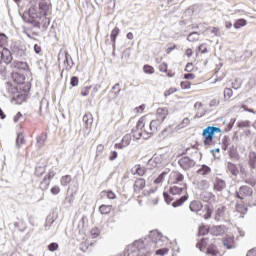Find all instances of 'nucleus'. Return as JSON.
I'll return each instance as SVG.
<instances>
[{
  "label": "nucleus",
  "mask_w": 256,
  "mask_h": 256,
  "mask_svg": "<svg viewBox=\"0 0 256 256\" xmlns=\"http://www.w3.org/2000/svg\"><path fill=\"white\" fill-rule=\"evenodd\" d=\"M155 247H163V234L157 230L150 232L149 239L136 240L124 250V256H150Z\"/></svg>",
  "instance_id": "f257e3e1"
},
{
  "label": "nucleus",
  "mask_w": 256,
  "mask_h": 256,
  "mask_svg": "<svg viewBox=\"0 0 256 256\" xmlns=\"http://www.w3.org/2000/svg\"><path fill=\"white\" fill-rule=\"evenodd\" d=\"M47 11H49V5L47 2H40L38 5H32L28 11L24 12L22 19L25 23L34 26L36 29H41V25L47 28L49 27V18H47Z\"/></svg>",
  "instance_id": "f03ea898"
},
{
  "label": "nucleus",
  "mask_w": 256,
  "mask_h": 256,
  "mask_svg": "<svg viewBox=\"0 0 256 256\" xmlns=\"http://www.w3.org/2000/svg\"><path fill=\"white\" fill-rule=\"evenodd\" d=\"M215 133H221V128L217 126H207L202 131V137L204 138L205 147L211 146L213 143V137H215Z\"/></svg>",
  "instance_id": "7ed1b4c3"
},
{
  "label": "nucleus",
  "mask_w": 256,
  "mask_h": 256,
  "mask_svg": "<svg viewBox=\"0 0 256 256\" xmlns=\"http://www.w3.org/2000/svg\"><path fill=\"white\" fill-rule=\"evenodd\" d=\"M141 129H145V119L143 118L139 119L135 128H133L131 131V134L134 137V139H141V137H143L144 139H149V135H146L145 132L142 133Z\"/></svg>",
  "instance_id": "20e7f679"
},
{
  "label": "nucleus",
  "mask_w": 256,
  "mask_h": 256,
  "mask_svg": "<svg viewBox=\"0 0 256 256\" xmlns=\"http://www.w3.org/2000/svg\"><path fill=\"white\" fill-rule=\"evenodd\" d=\"M235 197H237V199H240V201H245V199L253 197V188L247 185H243L235 191Z\"/></svg>",
  "instance_id": "39448f33"
},
{
  "label": "nucleus",
  "mask_w": 256,
  "mask_h": 256,
  "mask_svg": "<svg viewBox=\"0 0 256 256\" xmlns=\"http://www.w3.org/2000/svg\"><path fill=\"white\" fill-rule=\"evenodd\" d=\"M178 165L183 171H189L197 165V162L189 156H183L178 160Z\"/></svg>",
  "instance_id": "423d86ee"
},
{
  "label": "nucleus",
  "mask_w": 256,
  "mask_h": 256,
  "mask_svg": "<svg viewBox=\"0 0 256 256\" xmlns=\"http://www.w3.org/2000/svg\"><path fill=\"white\" fill-rule=\"evenodd\" d=\"M162 123H163V121H161L157 118L155 120H152L149 123L148 129H144L145 135H148V137H150L151 135L157 133L159 131V129H161Z\"/></svg>",
  "instance_id": "0eeeda50"
},
{
  "label": "nucleus",
  "mask_w": 256,
  "mask_h": 256,
  "mask_svg": "<svg viewBox=\"0 0 256 256\" xmlns=\"http://www.w3.org/2000/svg\"><path fill=\"white\" fill-rule=\"evenodd\" d=\"M2 61L6 65H9V63L13 61V55L11 54V51L7 48H3L2 50H0V64Z\"/></svg>",
  "instance_id": "6e6552de"
},
{
  "label": "nucleus",
  "mask_w": 256,
  "mask_h": 256,
  "mask_svg": "<svg viewBox=\"0 0 256 256\" xmlns=\"http://www.w3.org/2000/svg\"><path fill=\"white\" fill-rule=\"evenodd\" d=\"M227 232V227L225 225H217L212 226L210 228L211 235H214L215 237H221L222 235H225Z\"/></svg>",
  "instance_id": "1a4fd4ad"
},
{
  "label": "nucleus",
  "mask_w": 256,
  "mask_h": 256,
  "mask_svg": "<svg viewBox=\"0 0 256 256\" xmlns=\"http://www.w3.org/2000/svg\"><path fill=\"white\" fill-rule=\"evenodd\" d=\"M171 195H183V193H187V185L180 184V186H177V184H174V186H171L169 189Z\"/></svg>",
  "instance_id": "9d476101"
},
{
  "label": "nucleus",
  "mask_w": 256,
  "mask_h": 256,
  "mask_svg": "<svg viewBox=\"0 0 256 256\" xmlns=\"http://www.w3.org/2000/svg\"><path fill=\"white\" fill-rule=\"evenodd\" d=\"M11 67L12 69H17L18 71H29V65L27 62L23 61H13Z\"/></svg>",
  "instance_id": "9b49d317"
},
{
  "label": "nucleus",
  "mask_w": 256,
  "mask_h": 256,
  "mask_svg": "<svg viewBox=\"0 0 256 256\" xmlns=\"http://www.w3.org/2000/svg\"><path fill=\"white\" fill-rule=\"evenodd\" d=\"M197 175H200L201 177H204L205 179L211 175L212 170L211 167L203 164L200 166V168L196 171Z\"/></svg>",
  "instance_id": "f8f14e48"
},
{
  "label": "nucleus",
  "mask_w": 256,
  "mask_h": 256,
  "mask_svg": "<svg viewBox=\"0 0 256 256\" xmlns=\"http://www.w3.org/2000/svg\"><path fill=\"white\" fill-rule=\"evenodd\" d=\"M201 199L204 203H215L217 197L211 192H203L201 194Z\"/></svg>",
  "instance_id": "ddd939ff"
},
{
  "label": "nucleus",
  "mask_w": 256,
  "mask_h": 256,
  "mask_svg": "<svg viewBox=\"0 0 256 256\" xmlns=\"http://www.w3.org/2000/svg\"><path fill=\"white\" fill-rule=\"evenodd\" d=\"M11 77L12 81H14V83H17V85H23V83H25V75L19 72H12Z\"/></svg>",
  "instance_id": "4468645a"
},
{
  "label": "nucleus",
  "mask_w": 256,
  "mask_h": 256,
  "mask_svg": "<svg viewBox=\"0 0 256 256\" xmlns=\"http://www.w3.org/2000/svg\"><path fill=\"white\" fill-rule=\"evenodd\" d=\"M227 187V183L225 182V180L221 179V178H216L215 182H214V191H223L225 188Z\"/></svg>",
  "instance_id": "2eb2a0df"
},
{
  "label": "nucleus",
  "mask_w": 256,
  "mask_h": 256,
  "mask_svg": "<svg viewBox=\"0 0 256 256\" xmlns=\"http://www.w3.org/2000/svg\"><path fill=\"white\" fill-rule=\"evenodd\" d=\"M156 115H157V119L159 121H162L163 123V121L167 119V115H169V110L167 108H158Z\"/></svg>",
  "instance_id": "dca6fc26"
},
{
  "label": "nucleus",
  "mask_w": 256,
  "mask_h": 256,
  "mask_svg": "<svg viewBox=\"0 0 256 256\" xmlns=\"http://www.w3.org/2000/svg\"><path fill=\"white\" fill-rule=\"evenodd\" d=\"M171 178L173 179V185H179V183H183L185 176L180 172H172Z\"/></svg>",
  "instance_id": "f3484780"
},
{
  "label": "nucleus",
  "mask_w": 256,
  "mask_h": 256,
  "mask_svg": "<svg viewBox=\"0 0 256 256\" xmlns=\"http://www.w3.org/2000/svg\"><path fill=\"white\" fill-rule=\"evenodd\" d=\"M225 211H227V208L225 206L218 207L214 216L215 221H221V219L225 217Z\"/></svg>",
  "instance_id": "a211bd4d"
},
{
  "label": "nucleus",
  "mask_w": 256,
  "mask_h": 256,
  "mask_svg": "<svg viewBox=\"0 0 256 256\" xmlns=\"http://www.w3.org/2000/svg\"><path fill=\"white\" fill-rule=\"evenodd\" d=\"M146 171L145 167H142L141 165H136L131 169L132 175H138L139 177H143Z\"/></svg>",
  "instance_id": "6ab92c4d"
},
{
  "label": "nucleus",
  "mask_w": 256,
  "mask_h": 256,
  "mask_svg": "<svg viewBox=\"0 0 256 256\" xmlns=\"http://www.w3.org/2000/svg\"><path fill=\"white\" fill-rule=\"evenodd\" d=\"M143 189H145V179L139 178L134 183V191L135 193H139Z\"/></svg>",
  "instance_id": "aec40b11"
},
{
  "label": "nucleus",
  "mask_w": 256,
  "mask_h": 256,
  "mask_svg": "<svg viewBox=\"0 0 256 256\" xmlns=\"http://www.w3.org/2000/svg\"><path fill=\"white\" fill-rule=\"evenodd\" d=\"M228 155L230 159H233L234 161H239V152H237V146H231L228 151Z\"/></svg>",
  "instance_id": "412c9836"
},
{
  "label": "nucleus",
  "mask_w": 256,
  "mask_h": 256,
  "mask_svg": "<svg viewBox=\"0 0 256 256\" xmlns=\"http://www.w3.org/2000/svg\"><path fill=\"white\" fill-rule=\"evenodd\" d=\"M227 170L229 171V173H231V175H233L234 177H237L239 175V168H237V165H235L232 162H228L227 163Z\"/></svg>",
  "instance_id": "4be33fe9"
},
{
  "label": "nucleus",
  "mask_w": 256,
  "mask_h": 256,
  "mask_svg": "<svg viewBox=\"0 0 256 256\" xmlns=\"http://www.w3.org/2000/svg\"><path fill=\"white\" fill-rule=\"evenodd\" d=\"M202 208H203V205L199 201H193L190 203V206H189L190 211H192L193 213H197L198 211H201Z\"/></svg>",
  "instance_id": "5701e85b"
},
{
  "label": "nucleus",
  "mask_w": 256,
  "mask_h": 256,
  "mask_svg": "<svg viewBox=\"0 0 256 256\" xmlns=\"http://www.w3.org/2000/svg\"><path fill=\"white\" fill-rule=\"evenodd\" d=\"M83 123L85 124L86 129L93 125V115L91 113H86L83 116Z\"/></svg>",
  "instance_id": "b1692460"
},
{
  "label": "nucleus",
  "mask_w": 256,
  "mask_h": 256,
  "mask_svg": "<svg viewBox=\"0 0 256 256\" xmlns=\"http://www.w3.org/2000/svg\"><path fill=\"white\" fill-rule=\"evenodd\" d=\"M15 229H19L21 233L27 229V226H25V220L23 218H18V222L14 223Z\"/></svg>",
  "instance_id": "393cba45"
},
{
  "label": "nucleus",
  "mask_w": 256,
  "mask_h": 256,
  "mask_svg": "<svg viewBox=\"0 0 256 256\" xmlns=\"http://www.w3.org/2000/svg\"><path fill=\"white\" fill-rule=\"evenodd\" d=\"M49 185H51V180H49V178H46L44 176L43 180L40 182L39 188L42 191H47V189H49Z\"/></svg>",
  "instance_id": "a878e982"
},
{
  "label": "nucleus",
  "mask_w": 256,
  "mask_h": 256,
  "mask_svg": "<svg viewBox=\"0 0 256 256\" xmlns=\"http://www.w3.org/2000/svg\"><path fill=\"white\" fill-rule=\"evenodd\" d=\"M12 53L16 55L17 57H23L25 56V48H21L19 46H14L12 49Z\"/></svg>",
  "instance_id": "bb28decb"
},
{
  "label": "nucleus",
  "mask_w": 256,
  "mask_h": 256,
  "mask_svg": "<svg viewBox=\"0 0 256 256\" xmlns=\"http://www.w3.org/2000/svg\"><path fill=\"white\" fill-rule=\"evenodd\" d=\"M235 243V238L234 237H228L223 240V245L227 249H233V244Z\"/></svg>",
  "instance_id": "cd10ccee"
},
{
  "label": "nucleus",
  "mask_w": 256,
  "mask_h": 256,
  "mask_svg": "<svg viewBox=\"0 0 256 256\" xmlns=\"http://www.w3.org/2000/svg\"><path fill=\"white\" fill-rule=\"evenodd\" d=\"M120 30L118 27H115L110 35L111 42L113 43V47L115 48V42L117 41V37L119 36Z\"/></svg>",
  "instance_id": "c85d7f7f"
},
{
  "label": "nucleus",
  "mask_w": 256,
  "mask_h": 256,
  "mask_svg": "<svg viewBox=\"0 0 256 256\" xmlns=\"http://www.w3.org/2000/svg\"><path fill=\"white\" fill-rule=\"evenodd\" d=\"M64 65H67V67H69V69L73 68V65H75V63L73 62V59L71 58V55H69V52H65V61H64Z\"/></svg>",
  "instance_id": "c756f323"
},
{
  "label": "nucleus",
  "mask_w": 256,
  "mask_h": 256,
  "mask_svg": "<svg viewBox=\"0 0 256 256\" xmlns=\"http://www.w3.org/2000/svg\"><path fill=\"white\" fill-rule=\"evenodd\" d=\"M8 43V38L5 33H0V50L6 49Z\"/></svg>",
  "instance_id": "7c9ffc66"
},
{
  "label": "nucleus",
  "mask_w": 256,
  "mask_h": 256,
  "mask_svg": "<svg viewBox=\"0 0 256 256\" xmlns=\"http://www.w3.org/2000/svg\"><path fill=\"white\" fill-rule=\"evenodd\" d=\"M112 207H113V206H111V205H105V204H103V205H101V206L99 207V211H100V213H101L102 215H109V214L111 213Z\"/></svg>",
  "instance_id": "2f4dec72"
},
{
  "label": "nucleus",
  "mask_w": 256,
  "mask_h": 256,
  "mask_svg": "<svg viewBox=\"0 0 256 256\" xmlns=\"http://www.w3.org/2000/svg\"><path fill=\"white\" fill-rule=\"evenodd\" d=\"M249 166L251 169H256V153L250 152L249 153Z\"/></svg>",
  "instance_id": "473e14b6"
},
{
  "label": "nucleus",
  "mask_w": 256,
  "mask_h": 256,
  "mask_svg": "<svg viewBox=\"0 0 256 256\" xmlns=\"http://www.w3.org/2000/svg\"><path fill=\"white\" fill-rule=\"evenodd\" d=\"M72 180L73 178H71V175H65L60 178V184L62 185V187H67V185H69Z\"/></svg>",
  "instance_id": "72a5a7b5"
},
{
  "label": "nucleus",
  "mask_w": 256,
  "mask_h": 256,
  "mask_svg": "<svg viewBox=\"0 0 256 256\" xmlns=\"http://www.w3.org/2000/svg\"><path fill=\"white\" fill-rule=\"evenodd\" d=\"M189 197L187 195L182 196L180 199H177L172 203V207H181L187 201Z\"/></svg>",
  "instance_id": "f704fd0d"
},
{
  "label": "nucleus",
  "mask_w": 256,
  "mask_h": 256,
  "mask_svg": "<svg viewBox=\"0 0 256 256\" xmlns=\"http://www.w3.org/2000/svg\"><path fill=\"white\" fill-rule=\"evenodd\" d=\"M47 140V134H41L40 136L37 137V147L41 149L43 145H45V141Z\"/></svg>",
  "instance_id": "c9c22d12"
},
{
  "label": "nucleus",
  "mask_w": 256,
  "mask_h": 256,
  "mask_svg": "<svg viewBox=\"0 0 256 256\" xmlns=\"http://www.w3.org/2000/svg\"><path fill=\"white\" fill-rule=\"evenodd\" d=\"M48 109H49V100H47L46 98H42V100L40 101V108H39L40 113L42 111H47Z\"/></svg>",
  "instance_id": "e433bc0d"
},
{
  "label": "nucleus",
  "mask_w": 256,
  "mask_h": 256,
  "mask_svg": "<svg viewBox=\"0 0 256 256\" xmlns=\"http://www.w3.org/2000/svg\"><path fill=\"white\" fill-rule=\"evenodd\" d=\"M200 35L198 32H192L188 37L187 41H190V43H195L196 41H199Z\"/></svg>",
  "instance_id": "4c0bfd02"
},
{
  "label": "nucleus",
  "mask_w": 256,
  "mask_h": 256,
  "mask_svg": "<svg viewBox=\"0 0 256 256\" xmlns=\"http://www.w3.org/2000/svg\"><path fill=\"white\" fill-rule=\"evenodd\" d=\"M169 175V171H163L155 180L154 183L159 184L162 181H165V178Z\"/></svg>",
  "instance_id": "58836bf2"
},
{
  "label": "nucleus",
  "mask_w": 256,
  "mask_h": 256,
  "mask_svg": "<svg viewBox=\"0 0 256 256\" xmlns=\"http://www.w3.org/2000/svg\"><path fill=\"white\" fill-rule=\"evenodd\" d=\"M245 25H247V20H245V19H238L234 23V29H241V27H245Z\"/></svg>",
  "instance_id": "ea45409f"
},
{
  "label": "nucleus",
  "mask_w": 256,
  "mask_h": 256,
  "mask_svg": "<svg viewBox=\"0 0 256 256\" xmlns=\"http://www.w3.org/2000/svg\"><path fill=\"white\" fill-rule=\"evenodd\" d=\"M20 145H25V138L23 137V133H18L16 138V147H19Z\"/></svg>",
  "instance_id": "a19ab883"
},
{
  "label": "nucleus",
  "mask_w": 256,
  "mask_h": 256,
  "mask_svg": "<svg viewBox=\"0 0 256 256\" xmlns=\"http://www.w3.org/2000/svg\"><path fill=\"white\" fill-rule=\"evenodd\" d=\"M222 145H223V150L227 151V149L229 148V145H231V142L228 136H224V138L222 139Z\"/></svg>",
  "instance_id": "79ce46f5"
},
{
  "label": "nucleus",
  "mask_w": 256,
  "mask_h": 256,
  "mask_svg": "<svg viewBox=\"0 0 256 256\" xmlns=\"http://www.w3.org/2000/svg\"><path fill=\"white\" fill-rule=\"evenodd\" d=\"M122 143L124 144V146L129 147V145L131 144V134H126L122 138Z\"/></svg>",
  "instance_id": "37998d69"
},
{
  "label": "nucleus",
  "mask_w": 256,
  "mask_h": 256,
  "mask_svg": "<svg viewBox=\"0 0 256 256\" xmlns=\"http://www.w3.org/2000/svg\"><path fill=\"white\" fill-rule=\"evenodd\" d=\"M143 71H144V73H147L148 75H153V73H155V69L150 65H144Z\"/></svg>",
  "instance_id": "c03bdc74"
},
{
  "label": "nucleus",
  "mask_w": 256,
  "mask_h": 256,
  "mask_svg": "<svg viewBox=\"0 0 256 256\" xmlns=\"http://www.w3.org/2000/svg\"><path fill=\"white\" fill-rule=\"evenodd\" d=\"M231 97H233V90L231 88H225L224 89V98L231 99Z\"/></svg>",
  "instance_id": "a18cd8bd"
},
{
  "label": "nucleus",
  "mask_w": 256,
  "mask_h": 256,
  "mask_svg": "<svg viewBox=\"0 0 256 256\" xmlns=\"http://www.w3.org/2000/svg\"><path fill=\"white\" fill-rule=\"evenodd\" d=\"M19 121H25V116H23V114L21 112H18L14 116V123H19Z\"/></svg>",
  "instance_id": "49530a36"
},
{
  "label": "nucleus",
  "mask_w": 256,
  "mask_h": 256,
  "mask_svg": "<svg viewBox=\"0 0 256 256\" xmlns=\"http://www.w3.org/2000/svg\"><path fill=\"white\" fill-rule=\"evenodd\" d=\"M7 77V68L5 66L0 65V79H5Z\"/></svg>",
  "instance_id": "de8ad7c7"
},
{
  "label": "nucleus",
  "mask_w": 256,
  "mask_h": 256,
  "mask_svg": "<svg viewBox=\"0 0 256 256\" xmlns=\"http://www.w3.org/2000/svg\"><path fill=\"white\" fill-rule=\"evenodd\" d=\"M59 249V244L57 242H52L48 245V251H57Z\"/></svg>",
  "instance_id": "09e8293b"
},
{
  "label": "nucleus",
  "mask_w": 256,
  "mask_h": 256,
  "mask_svg": "<svg viewBox=\"0 0 256 256\" xmlns=\"http://www.w3.org/2000/svg\"><path fill=\"white\" fill-rule=\"evenodd\" d=\"M50 192L52 195H59L61 193V188L55 185L50 189Z\"/></svg>",
  "instance_id": "8fccbe9b"
},
{
  "label": "nucleus",
  "mask_w": 256,
  "mask_h": 256,
  "mask_svg": "<svg viewBox=\"0 0 256 256\" xmlns=\"http://www.w3.org/2000/svg\"><path fill=\"white\" fill-rule=\"evenodd\" d=\"M89 91H91V86H86L82 88L81 90L82 97H87V95H89Z\"/></svg>",
  "instance_id": "3c124183"
},
{
  "label": "nucleus",
  "mask_w": 256,
  "mask_h": 256,
  "mask_svg": "<svg viewBox=\"0 0 256 256\" xmlns=\"http://www.w3.org/2000/svg\"><path fill=\"white\" fill-rule=\"evenodd\" d=\"M70 85H72V87H77V85H79V78L77 76H73L70 80Z\"/></svg>",
  "instance_id": "603ef678"
},
{
  "label": "nucleus",
  "mask_w": 256,
  "mask_h": 256,
  "mask_svg": "<svg viewBox=\"0 0 256 256\" xmlns=\"http://www.w3.org/2000/svg\"><path fill=\"white\" fill-rule=\"evenodd\" d=\"M198 51H200V53H209V50L207 49V44H201L198 47Z\"/></svg>",
  "instance_id": "864d4df0"
},
{
  "label": "nucleus",
  "mask_w": 256,
  "mask_h": 256,
  "mask_svg": "<svg viewBox=\"0 0 256 256\" xmlns=\"http://www.w3.org/2000/svg\"><path fill=\"white\" fill-rule=\"evenodd\" d=\"M168 251L169 250L167 248H162V249L156 250V254L160 256H164V255H167Z\"/></svg>",
  "instance_id": "5fc2aeb1"
},
{
  "label": "nucleus",
  "mask_w": 256,
  "mask_h": 256,
  "mask_svg": "<svg viewBox=\"0 0 256 256\" xmlns=\"http://www.w3.org/2000/svg\"><path fill=\"white\" fill-rule=\"evenodd\" d=\"M245 183H247V185H251V187H255L256 185V179L254 178H248L245 180Z\"/></svg>",
  "instance_id": "6e6d98bb"
},
{
  "label": "nucleus",
  "mask_w": 256,
  "mask_h": 256,
  "mask_svg": "<svg viewBox=\"0 0 256 256\" xmlns=\"http://www.w3.org/2000/svg\"><path fill=\"white\" fill-rule=\"evenodd\" d=\"M117 157H118L117 151H111L110 155H109V161H115V159H117Z\"/></svg>",
  "instance_id": "4d7b16f0"
},
{
  "label": "nucleus",
  "mask_w": 256,
  "mask_h": 256,
  "mask_svg": "<svg viewBox=\"0 0 256 256\" xmlns=\"http://www.w3.org/2000/svg\"><path fill=\"white\" fill-rule=\"evenodd\" d=\"M163 197H164V199H165V201H166V203L169 205V203H171V201H173V198H171V196L169 195V193H167V192H164L163 193Z\"/></svg>",
  "instance_id": "13d9d810"
},
{
  "label": "nucleus",
  "mask_w": 256,
  "mask_h": 256,
  "mask_svg": "<svg viewBox=\"0 0 256 256\" xmlns=\"http://www.w3.org/2000/svg\"><path fill=\"white\" fill-rule=\"evenodd\" d=\"M180 85H181L182 89H191V82H189V81L181 82Z\"/></svg>",
  "instance_id": "bf43d9fd"
},
{
  "label": "nucleus",
  "mask_w": 256,
  "mask_h": 256,
  "mask_svg": "<svg viewBox=\"0 0 256 256\" xmlns=\"http://www.w3.org/2000/svg\"><path fill=\"white\" fill-rule=\"evenodd\" d=\"M200 187H202V189H209V182L207 180H202L200 182Z\"/></svg>",
  "instance_id": "052dcab7"
},
{
  "label": "nucleus",
  "mask_w": 256,
  "mask_h": 256,
  "mask_svg": "<svg viewBox=\"0 0 256 256\" xmlns=\"http://www.w3.org/2000/svg\"><path fill=\"white\" fill-rule=\"evenodd\" d=\"M185 71L187 73H191V71H193V63H187V65L185 67Z\"/></svg>",
  "instance_id": "680f3d73"
},
{
  "label": "nucleus",
  "mask_w": 256,
  "mask_h": 256,
  "mask_svg": "<svg viewBox=\"0 0 256 256\" xmlns=\"http://www.w3.org/2000/svg\"><path fill=\"white\" fill-rule=\"evenodd\" d=\"M209 233V230H207L205 227H200L199 228V235H207Z\"/></svg>",
  "instance_id": "e2e57ef3"
},
{
  "label": "nucleus",
  "mask_w": 256,
  "mask_h": 256,
  "mask_svg": "<svg viewBox=\"0 0 256 256\" xmlns=\"http://www.w3.org/2000/svg\"><path fill=\"white\" fill-rule=\"evenodd\" d=\"M53 177H55V171H50L45 178L48 179V181H51V179H53Z\"/></svg>",
  "instance_id": "0e129e2a"
},
{
  "label": "nucleus",
  "mask_w": 256,
  "mask_h": 256,
  "mask_svg": "<svg viewBox=\"0 0 256 256\" xmlns=\"http://www.w3.org/2000/svg\"><path fill=\"white\" fill-rule=\"evenodd\" d=\"M232 87L237 90V89H241V82H237V80L235 82H232Z\"/></svg>",
  "instance_id": "69168bd1"
},
{
  "label": "nucleus",
  "mask_w": 256,
  "mask_h": 256,
  "mask_svg": "<svg viewBox=\"0 0 256 256\" xmlns=\"http://www.w3.org/2000/svg\"><path fill=\"white\" fill-rule=\"evenodd\" d=\"M194 78H195V74H193V73L184 74V79L191 80Z\"/></svg>",
  "instance_id": "338daca9"
},
{
  "label": "nucleus",
  "mask_w": 256,
  "mask_h": 256,
  "mask_svg": "<svg viewBox=\"0 0 256 256\" xmlns=\"http://www.w3.org/2000/svg\"><path fill=\"white\" fill-rule=\"evenodd\" d=\"M246 256H256V249H252V250L248 251Z\"/></svg>",
  "instance_id": "774afa93"
}]
</instances>
